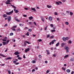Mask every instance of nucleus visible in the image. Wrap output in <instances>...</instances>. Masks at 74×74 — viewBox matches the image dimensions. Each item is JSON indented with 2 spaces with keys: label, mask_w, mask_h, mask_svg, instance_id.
<instances>
[{
  "label": "nucleus",
  "mask_w": 74,
  "mask_h": 74,
  "mask_svg": "<svg viewBox=\"0 0 74 74\" xmlns=\"http://www.w3.org/2000/svg\"><path fill=\"white\" fill-rule=\"evenodd\" d=\"M14 12V11L12 10V11L10 12L9 13L7 12L6 13V14L7 15H11V14H12V13H13V12Z\"/></svg>",
  "instance_id": "f257e3e1"
},
{
  "label": "nucleus",
  "mask_w": 74,
  "mask_h": 74,
  "mask_svg": "<svg viewBox=\"0 0 74 74\" xmlns=\"http://www.w3.org/2000/svg\"><path fill=\"white\" fill-rule=\"evenodd\" d=\"M8 20L9 22H10L11 20V16H8Z\"/></svg>",
  "instance_id": "f03ea898"
},
{
  "label": "nucleus",
  "mask_w": 74,
  "mask_h": 74,
  "mask_svg": "<svg viewBox=\"0 0 74 74\" xmlns=\"http://www.w3.org/2000/svg\"><path fill=\"white\" fill-rule=\"evenodd\" d=\"M11 6H12V7H13V8H14V11H16V9H15V8H16V7L14 6L13 5H11Z\"/></svg>",
  "instance_id": "7ed1b4c3"
},
{
  "label": "nucleus",
  "mask_w": 74,
  "mask_h": 74,
  "mask_svg": "<svg viewBox=\"0 0 74 74\" xmlns=\"http://www.w3.org/2000/svg\"><path fill=\"white\" fill-rule=\"evenodd\" d=\"M14 19L16 21H17V22H19V19H17V18L16 17H15L14 18Z\"/></svg>",
  "instance_id": "20e7f679"
},
{
  "label": "nucleus",
  "mask_w": 74,
  "mask_h": 74,
  "mask_svg": "<svg viewBox=\"0 0 74 74\" xmlns=\"http://www.w3.org/2000/svg\"><path fill=\"white\" fill-rule=\"evenodd\" d=\"M49 21H52V17L51 16H49Z\"/></svg>",
  "instance_id": "39448f33"
},
{
  "label": "nucleus",
  "mask_w": 74,
  "mask_h": 74,
  "mask_svg": "<svg viewBox=\"0 0 74 74\" xmlns=\"http://www.w3.org/2000/svg\"><path fill=\"white\" fill-rule=\"evenodd\" d=\"M30 51V49L29 48H28V49H26L25 50V52H28V51Z\"/></svg>",
  "instance_id": "423d86ee"
},
{
  "label": "nucleus",
  "mask_w": 74,
  "mask_h": 74,
  "mask_svg": "<svg viewBox=\"0 0 74 74\" xmlns=\"http://www.w3.org/2000/svg\"><path fill=\"white\" fill-rule=\"evenodd\" d=\"M14 54H15V55H17L19 54V53H18V51H16L14 53Z\"/></svg>",
  "instance_id": "0eeeda50"
},
{
  "label": "nucleus",
  "mask_w": 74,
  "mask_h": 74,
  "mask_svg": "<svg viewBox=\"0 0 74 74\" xmlns=\"http://www.w3.org/2000/svg\"><path fill=\"white\" fill-rule=\"evenodd\" d=\"M71 62H74V58H71L70 60Z\"/></svg>",
  "instance_id": "6e6552de"
},
{
  "label": "nucleus",
  "mask_w": 74,
  "mask_h": 74,
  "mask_svg": "<svg viewBox=\"0 0 74 74\" xmlns=\"http://www.w3.org/2000/svg\"><path fill=\"white\" fill-rule=\"evenodd\" d=\"M65 49L66 50H69V47H68L67 46H66L65 47Z\"/></svg>",
  "instance_id": "1a4fd4ad"
},
{
  "label": "nucleus",
  "mask_w": 74,
  "mask_h": 74,
  "mask_svg": "<svg viewBox=\"0 0 74 74\" xmlns=\"http://www.w3.org/2000/svg\"><path fill=\"white\" fill-rule=\"evenodd\" d=\"M62 39L63 40V41H66V38L64 37H63L62 38Z\"/></svg>",
  "instance_id": "9d476101"
},
{
  "label": "nucleus",
  "mask_w": 74,
  "mask_h": 74,
  "mask_svg": "<svg viewBox=\"0 0 74 74\" xmlns=\"http://www.w3.org/2000/svg\"><path fill=\"white\" fill-rule=\"evenodd\" d=\"M54 42H56V40H54L52 41V44H54Z\"/></svg>",
  "instance_id": "9b49d317"
},
{
  "label": "nucleus",
  "mask_w": 74,
  "mask_h": 74,
  "mask_svg": "<svg viewBox=\"0 0 74 74\" xmlns=\"http://www.w3.org/2000/svg\"><path fill=\"white\" fill-rule=\"evenodd\" d=\"M2 42L3 43V45H6V44H7V42Z\"/></svg>",
  "instance_id": "f8f14e48"
},
{
  "label": "nucleus",
  "mask_w": 74,
  "mask_h": 74,
  "mask_svg": "<svg viewBox=\"0 0 74 74\" xmlns=\"http://www.w3.org/2000/svg\"><path fill=\"white\" fill-rule=\"evenodd\" d=\"M3 16L4 18H6V17H7V14H3Z\"/></svg>",
  "instance_id": "ddd939ff"
},
{
  "label": "nucleus",
  "mask_w": 74,
  "mask_h": 74,
  "mask_svg": "<svg viewBox=\"0 0 74 74\" xmlns=\"http://www.w3.org/2000/svg\"><path fill=\"white\" fill-rule=\"evenodd\" d=\"M26 42H24V45H22V46L23 47H25L26 46Z\"/></svg>",
  "instance_id": "4468645a"
},
{
  "label": "nucleus",
  "mask_w": 74,
  "mask_h": 74,
  "mask_svg": "<svg viewBox=\"0 0 74 74\" xmlns=\"http://www.w3.org/2000/svg\"><path fill=\"white\" fill-rule=\"evenodd\" d=\"M31 10H33V11H34V12H35L36 11V9H35V8H32L31 9Z\"/></svg>",
  "instance_id": "2eb2a0df"
},
{
  "label": "nucleus",
  "mask_w": 74,
  "mask_h": 74,
  "mask_svg": "<svg viewBox=\"0 0 74 74\" xmlns=\"http://www.w3.org/2000/svg\"><path fill=\"white\" fill-rule=\"evenodd\" d=\"M65 44L64 43H62V45H61L62 47H64V45Z\"/></svg>",
  "instance_id": "dca6fc26"
},
{
  "label": "nucleus",
  "mask_w": 74,
  "mask_h": 74,
  "mask_svg": "<svg viewBox=\"0 0 74 74\" xmlns=\"http://www.w3.org/2000/svg\"><path fill=\"white\" fill-rule=\"evenodd\" d=\"M16 27H17V25H15L12 28V29H15V28H16Z\"/></svg>",
  "instance_id": "f3484780"
},
{
  "label": "nucleus",
  "mask_w": 74,
  "mask_h": 74,
  "mask_svg": "<svg viewBox=\"0 0 74 74\" xmlns=\"http://www.w3.org/2000/svg\"><path fill=\"white\" fill-rule=\"evenodd\" d=\"M68 44H71L72 43V42H71V40H69L68 41Z\"/></svg>",
  "instance_id": "a211bd4d"
},
{
  "label": "nucleus",
  "mask_w": 74,
  "mask_h": 74,
  "mask_svg": "<svg viewBox=\"0 0 74 74\" xmlns=\"http://www.w3.org/2000/svg\"><path fill=\"white\" fill-rule=\"evenodd\" d=\"M29 18L30 20H32V19H33V17H32V16H31L30 17H29Z\"/></svg>",
  "instance_id": "6ab92c4d"
},
{
  "label": "nucleus",
  "mask_w": 74,
  "mask_h": 74,
  "mask_svg": "<svg viewBox=\"0 0 74 74\" xmlns=\"http://www.w3.org/2000/svg\"><path fill=\"white\" fill-rule=\"evenodd\" d=\"M47 7H48V8H51V7H52V6L51 5H47Z\"/></svg>",
  "instance_id": "aec40b11"
},
{
  "label": "nucleus",
  "mask_w": 74,
  "mask_h": 74,
  "mask_svg": "<svg viewBox=\"0 0 74 74\" xmlns=\"http://www.w3.org/2000/svg\"><path fill=\"white\" fill-rule=\"evenodd\" d=\"M46 51L47 52V55H49V53H49V50H47V51Z\"/></svg>",
  "instance_id": "412c9836"
},
{
  "label": "nucleus",
  "mask_w": 74,
  "mask_h": 74,
  "mask_svg": "<svg viewBox=\"0 0 74 74\" xmlns=\"http://www.w3.org/2000/svg\"><path fill=\"white\" fill-rule=\"evenodd\" d=\"M68 57H69V55H66L64 56V58H67Z\"/></svg>",
  "instance_id": "4be33fe9"
},
{
  "label": "nucleus",
  "mask_w": 74,
  "mask_h": 74,
  "mask_svg": "<svg viewBox=\"0 0 74 74\" xmlns=\"http://www.w3.org/2000/svg\"><path fill=\"white\" fill-rule=\"evenodd\" d=\"M66 72H67V73H70V69H67L66 70Z\"/></svg>",
  "instance_id": "5701e85b"
},
{
  "label": "nucleus",
  "mask_w": 74,
  "mask_h": 74,
  "mask_svg": "<svg viewBox=\"0 0 74 74\" xmlns=\"http://www.w3.org/2000/svg\"><path fill=\"white\" fill-rule=\"evenodd\" d=\"M65 38L66 39V40H69V37H68Z\"/></svg>",
  "instance_id": "b1692460"
},
{
  "label": "nucleus",
  "mask_w": 74,
  "mask_h": 74,
  "mask_svg": "<svg viewBox=\"0 0 74 74\" xmlns=\"http://www.w3.org/2000/svg\"><path fill=\"white\" fill-rule=\"evenodd\" d=\"M70 14L71 16L72 15H73V13H72L71 12H70Z\"/></svg>",
  "instance_id": "393cba45"
},
{
  "label": "nucleus",
  "mask_w": 74,
  "mask_h": 74,
  "mask_svg": "<svg viewBox=\"0 0 74 74\" xmlns=\"http://www.w3.org/2000/svg\"><path fill=\"white\" fill-rule=\"evenodd\" d=\"M55 31L56 30H55V29H53V30H51V32H55Z\"/></svg>",
  "instance_id": "a878e982"
},
{
  "label": "nucleus",
  "mask_w": 74,
  "mask_h": 74,
  "mask_svg": "<svg viewBox=\"0 0 74 74\" xmlns=\"http://www.w3.org/2000/svg\"><path fill=\"white\" fill-rule=\"evenodd\" d=\"M56 4H57V5H59L60 4H59V1L58 2H56Z\"/></svg>",
  "instance_id": "bb28decb"
},
{
  "label": "nucleus",
  "mask_w": 74,
  "mask_h": 74,
  "mask_svg": "<svg viewBox=\"0 0 74 74\" xmlns=\"http://www.w3.org/2000/svg\"><path fill=\"white\" fill-rule=\"evenodd\" d=\"M11 29L13 31H14V32H15L16 31L15 28H12Z\"/></svg>",
  "instance_id": "cd10ccee"
},
{
  "label": "nucleus",
  "mask_w": 74,
  "mask_h": 74,
  "mask_svg": "<svg viewBox=\"0 0 74 74\" xmlns=\"http://www.w3.org/2000/svg\"><path fill=\"white\" fill-rule=\"evenodd\" d=\"M59 45V42H58L56 44V47H58Z\"/></svg>",
  "instance_id": "c85d7f7f"
},
{
  "label": "nucleus",
  "mask_w": 74,
  "mask_h": 74,
  "mask_svg": "<svg viewBox=\"0 0 74 74\" xmlns=\"http://www.w3.org/2000/svg\"><path fill=\"white\" fill-rule=\"evenodd\" d=\"M62 69L63 70H64V71H65L66 70V69L63 67L62 68Z\"/></svg>",
  "instance_id": "c756f323"
},
{
  "label": "nucleus",
  "mask_w": 74,
  "mask_h": 74,
  "mask_svg": "<svg viewBox=\"0 0 74 74\" xmlns=\"http://www.w3.org/2000/svg\"><path fill=\"white\" fill-rule=\"evenodd\" d=\"M5 3L6 4H11V3H10V2H5Z\"/></svg>",
  "instance_id": "7c9ffc66"
},
{
  "label": "nucleus",
  "mask_w": 74,
  "mask_h": 74,
  "mask_svg": "<svg viewBox=\"0 0 74 74\" xmlns=\"http://www.w3.org/2000/svg\"><path fill=\"white\" fill-rule=\"evenodd\" d=\"M25 42H26V43H27V44H30V43H29V42H28V41H26Z\"/></svg>",
  "instance_id": "2f4dec72"
},
{
  "label": "nucleus",
  "mask_w": 74,
  "mask_h": 74,
  "mask_svg": "<svg viewBox=\"0 0 74 74\" xmlns=\"http://www.w3.org/2000/svg\"><path fill=\"white\" fill-rule=\"evenodd\" d=\"M29 25H33V22H29Z\"/></svg>",
  "instance_id": "473e14b6"
},
{
  "label": "nucleus",
  "mask_w": 74,
  "mask_h": 74,
  "mask_svg": "<svg viewBox=\"0 0 74 74\" xmlns=\"http://www.w3.org/2000/svg\"><path fill=\"white\" fill-rule=\"evenodd\" d=\"M11 57H9L7 58H6V59L7 60H8V59H11Z\"/></svg>",
  "instance_id": "72a5a7b5"
},
{
  "label": "nucleus",
  "mask_w": 74,
  "mask_h": 74,
  "mask_svg": "<svg viewBox=\"0 0 74 74\" xmlns=\"http://www.w3.org/2000/svg\"><path fill=\"white\" fill-rule=\"evenodd\" d=\"M19 25L20 26H23V25L22 24H19Z\"/></svg>",
  "instance_id": "f704fd0d"
},
{
  "label": "nucleus",
  "mask_w": 74,
  "mask_h": 74,
  "mask_svg": "<svg viewBox=\"0 0 74 74\" xmlns=\"http://www.w3.org/2000/svg\"><path fill=\"white\" fill-rule=\"evenodd\" d=\"M65 24L66 25H69V22H65Z\"/></svg>",
  "instance_id": "c9c22d12"
},
{
  "label": "nucleus",
  "mask_w": 74,
  "mask_h": 74,
  "mask_svg": "<svg viewBox=\"0 0 74 74\" xmlns=\"http://www.w3.org/2000/svg\"><path fill=\"white\" fill-rule=\"evenodd\" d=\"M49 37H50V35L49 34L47 36V38H49Z\"/></svg>",
  "instance_id": "e433bc0d"
},
{
  "label": "nucleus",
  "mask_w": 74,
  "mask_h": 74,
  "mask_svg": "<svg viewBox=\"0 0 74 74\" xmlns=\"http://www.w3.org/2000/svg\"><path fill=\"white\" fill-rule=\"evenodd\" d=\"M14 35V34L12 33H11L10 34V36H13Z\"/></svg>",
  "instance_id": "4c0bfd02"
},
{
  "label": "nucleus",
  "mask_w": 74,
  "mask_h": 74,
  "mask_svg": "<svg viewBox=\"0 0 74 74\" xmlns=\"http://www.w3.org/2000/svg\"><path fill=\"white\" fill-rule=\"evenodd\" d=\"M6 2H9L10 3V2H11V1H10V0H8L6 1Z\"/></svg>",
  "instance_id": "58836bf2"
},
{
  "label": "nucleus",
  "mask_w": 74,
  "mask_h": 74,
  "mask_svg": "<svg viewBox=\"0 0 74 74\" xmlns=\"http://www.w3.org/2000/svg\"><path fill=\"white\" fill-rule=\"evenodd\" d=\"M41 19V21H42L43 22H44V18H42Z\"/></svg>",
  "instance_id": "ea45409f"
},
{
  "label": "nucleus",
  "mask_w": 74,
  "mask_h": 74,
  "mask_svg": "<svg viewBox=\"0 0 74 74\" xmlns=\"http://www.w3.org/2000/svg\"><path fill=\"white\" fill-rule=\"evenodd\" d=\"M26 35L27 36H29V32H28L27 34H26Z\"/></svg>",
  "instance_id": "a19ab883"
},
{
  "label": "nucleus",
  "mask_w": 74,
  "mask_h": 74,
  "mask_svg": "<svg viewBox=\"0 0 74 74\" xmlns=\"http://www.w3.org/2000/svg\"><path fill=\"white\" fill-rule=\"evenodd\" d=\"M50 26H51V27H53V25L52 24H51Z\"/></svg>",
  "instance_id": "79ce46f5"
},
{
  "label": "nucleus",
  "mask_w": 74,
  "mask_h": 74,
  "mask_svg": "<svg viewBox=\"0 0 74 74\" xmlns=\"http://www.w3.org/2000/svg\"><path fill=\"white\" fill-rule=\"evenodd\" d=\"M19 12V11L18 10H16L15 11V13H18Z\"/></svg>",
  "instance_id": "37998d69"
},
{
  "label": "nucleus",
  "mask_w": 74,
  "mask_h": 74,
  "mask_svg": "<svg viewBox=\"0 0 74 74\" xmlns=\"http://www.w3.org/2000/svg\"><path fill=\"white\" fill-rule=\"evenodd\" d=\"M34 71H35V69H34L32 70V73H33V72H34Z\"/></svg>",
  "instance_id": "c03bdc74"
},
{
  "label": "nucleus",
  "mask_w": 74,
  "mask_h": 74,
  "mask_svg": "<svg viewBox=\"0 0 74 74\" xmlns=\"http://www.w3.org/2000/svg\"><path fill=\"white\" fill-rule=\"evenodd\" d=\"M32 63H36V61L34 60H33L32 61Z\"/></svg>",
  "instance_id": "a18cd8bd"
},
{
  "label": "nucleus",
  "mask_w": 74,
  "mask_h": 74,
  "mask_svg": "<svg viewBox=\"0 0 74 74\" xmlns=\"http://www.w3.org/2000/svg\"><path fill=\"white\" fill-rule=\"evenodd\" d=\"M18 59L19 60H21V59H22V58L21 57H18Z\"/></svg>",
  "instance_id": "49530a36"
},
{
  "label": "nucleus",
  "mask_w": 74,
  "mask_h": 74,
  "mask_svg": "<svg viewBox=\"0 0 74 74\" xmlns=\"http://www.w3.org/2000/svg\"><path fill=\"white\" fill-rule=\"evenodd\" d=\"M38 41H39V42H40L41 41H42V40L40 39H38Z\"/></svg>",
  "instance_id": "de8ad7c7"
},
{
  "label": "nucleus",
  "mask_w": 74,
  "mask_h": 74,
  "mask_svg": "<svg viewBox=\"0 0 74 74\" xmlns=\"http://www.w3.org/2000/svg\"><path fill=\"white\" fill-rule=\"evenodd\" d=\"M28 31L29 32H32V29H29Z\"/></svg>",
  "instance_id": "09e8293b"
},
{
  "label": "nucleus",
  "mask_w": 74,
  "mask_h": 74,
  "mask_svg": "<svg viewBox=\"0 0 74 74\" xmlns=\"http://www.w3.org/2000/svg\"><path fill=\"white\" fill-rule=\"evenodd\" d=\"M9 41H10V40H7V41L6 43H7V44L8 43V42H9Z\"/></svg>",
  "instance_id": "8fccbe9b"
},
{
  "label": "nucleus",
  "mask_w": 74,
  "mask_h": 74,
  "mask_svg": "<svg viewBox=\"0 0 74 74\" xmlns=\"http://www.w3.org/2000/svg\"><path fill=\"white\" fill-rule=\"evenodd\" d=\"M8 72L9 74H11V71H9V70L8 71Z\"/></svg>",
  "instance_id": "3c124183"
},
{
  "label": "nucleus",
  "mask_w": 74,
  "mask_h": 74,
  "mask_svg": "<svg viewBox=\"0 0 74 74\" xmlns=\"http://www.w3.org/2000/svg\"><path fill=\"white\" fill-rule=\"evenodd\" d=\"M2 41H7V40L3 39H2Z\"/></svg>",
  "instance_id": "603ef678"
},
{
  "label": "nucleus",
  "mask_w": 74,
  "mask_h": 74,
  "mask_svg": "<svg viewBox=\"0 0 74 74\" xmlns=\"http://www.w3.org/2000/svg\"><path fill=\"white\" fill-rule=\"evenodd\" d=\"M53 37H54V36H52L50 37V38H53Z\"/></svg>",
  "instance_id": "864d4df0"
},
{
  "label": "nucleus",
  "mask_w": 74,
  "mask_h": 74,
  "mask_svg": "<svg viewBox=\"0 0 74 74\" xmlns=\"http://www.w3.org/2000/svg\"><path fill=\"white\" fill-rule=\"evenodd\" d=\"M49 72V70H47L46 71V73L47 74H48Z\"/></svg>",
  "instance_id": "5fc2aeb1"
},
{
  "label": "nucleus",
  "mask_w": 74,
  "mask_h": 74,
  "mask_svg": "<svg viewBox=\"0 0 74 74\" xmlns=\"http://www.w3.org/2000/svg\"><path fill=\"white\" fill-rule=\"evenodd\" d=\"M34 25H35L36 26H37V24H36V22H34Z\"/></svg>",
  "instance_id": "6e6d98bb"
},
{
  "label": "nucleus",
  "mask_w": 74,
  "mask_h": 74,
  "mask_svg": "<svg viewBox=\"0 0 74 74\" xmlns=\"http://www.w3.org/2000/svg\"><path fill=\"white\" fill-rule=\"evenodd\" d=\"M16 63V61H13L14 63Z\"/></svg>",
  "instance_id": "4d7b16f0"
},
{
  "label": "nucleus",
  "mask_w": 74,
  "mask_h": 74,
  "mask_svg": "<svg viewBox=\"0 0 74 74\" xmlns=\"http://www.w3.org/2000/svg\"><path fill=\"white\" fill-rule=\"evenodd\" d=\"M17 30L18 32H20L21 31V29H18Z\"/></svg>",
  "instance_id": "13d9d810"
},
{
  "label": "nucleus",
  "mask_w": 74,
  "mask_h": 74,
  "mask_svg": "<svg viewBox=\"0 0 74 74\" xmlns=\"http://www.w3.org/2000/svg\"><path fill=\"white\" fill-rule=\"evenodd\" d=\"M0 56H3V57H5V56H3V54H1Z\"/></svg>",
  "instance_id": "bf43d9fd"
},
{
  "label": "nucleus",
  "mask_w": 74,
  "mask_h": 74,
  "mask_svg": "<svg viewBox=\"0 0 74 74\" xmlns=\"http://www.w3.org/2000/svg\"><path fill=\"white\" fill-rule=\"evenodd\" d=\"M58 2H59V3H60L61 4H62V2H61L60 1H58Z\"/></svg>",
  "instance_id": "052dcab7"
},
{
  "label": "nucleus",
  "mask_w": 74,
  "mask_h": 74,
  "mask_svg": "<svg viewBox=\"0 0 74 74\" xmlns=\"http://www.w3.org/2000/svg\"><path fill=\"white\" fill-rule=\"evenodd\" d=\"M38 57L39 58H41V55H39L38 56Z\"/></svg>",
  "instance_id": "680f3d73"
},
{
  "label": "nucleus",
  "mask_w": 74,
  "mask_h": 74,
  "mask_svg": "<svg viewBox=\"0 0 74 74\" xmlns=\"http://www.w3.org/2000/svg\"><path fill=\"white\" fill-rule=\"evenodd\" d=\"M56 20H57V21H59V20H60V19H59V18H56Z\"/></svg>",
  "instance_id": "e2e57ef3"
},
{
  "label": "nucleus",
  "mask_w": 74,
  "mask_h": 74,
  "mask_svg": "<svg viewBox=\"0 0 74 74\" xmlns=\"http://www.w3.org/2000/svg\"><path fill=\"white\" fill-rule=\"evenodd\" d=\"M45 63L47 64V63H48V61H45Z\"/></svg>",
  "instance_id": "0e129e2a"
},
{
  "label": "nucleus",
  "mask_w": 74,
  "mask_h": 74,
  "mask_svg": "<svg viewBox=\"0 0 74 74\" xmlns=\"http://www.w3.org/2000/svg\"><path fill=\"white\" fill-rule=\"evenodd\" d=\"M66 53H69V50H66Z\"/></svg>",
  "instance_id": "69168bd1"
},
{
  "label": "nucleus",
  "mask_w": 74,
  "mask_h": 74,
  "mask_svg": "<svg viewBox=\"0 0 74 74\" xmlns=\"http://www.w3.org/2000/svg\"><path fill=\"white\" fill-rule=\"evenodd\" d=\"M23 16H24V17H26L27 16V15H23Z\"/></svg>",
  "instance_id": "338daca9"
},
{
  "label": "nucleus",
  "mask_w": 74,
  "mask_h": 74,
  "mask_svg": "<svg viewBox=\"0 0 74 74\" xmlns=\"http://www.w3.org/2000/svg\"><path fill=\"white\" fill-rule=\"evenodd\" d=\"M25 30H27V29H28V27H25Z\"/></svg>",
  "instance_id": "774afa93"
}]
</instances>
